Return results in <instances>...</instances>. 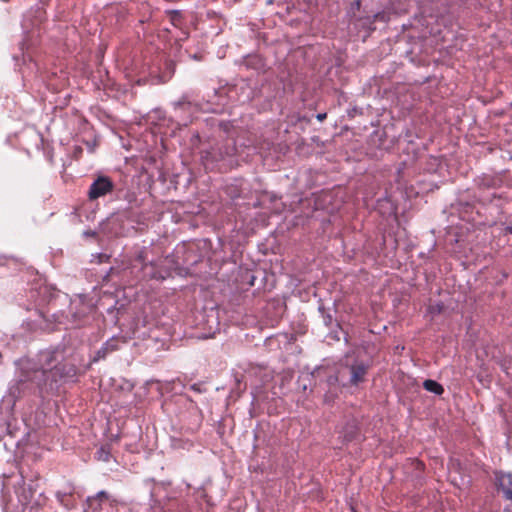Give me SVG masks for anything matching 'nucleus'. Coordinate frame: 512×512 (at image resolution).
Segmentation results:
<instances>
[{
    "label": "nucleus",
    "instance_id": "obj_1",
    "mask_svg": "<svg viewBox=\"0 0 512 512\" xmlns=\"http://www.w3.org/2000/svg\"><path fill=\"white\" fill-rule=\"evenodd\" d=\"M41 365L38 385L47 392L58 391L67 381L77 375V367L65 360L58 351H44L39 355Z\"/></svg>",
    "mask_w": 512,
    "mask_h": 512
},
{
    "label": "nucleus",
    "instance_id": "obj_2",
    "mask_svg": "<svg viewBox=\"0 0 512 512\" xmlns=\"http://www.w3.org/2000/svg\"><path fill=\"white\" fill-rule=\"evenodd\" d=\"M370 367L364 360L345 356L337 370L336 380L343 387H357L366 382Z\"/></svg>",
    "mask_w": 512,
    "mask_h": 512
},
{
    "label": "nucleus",
    "instance_id": "obj_3",
    "mask_svg": "<svg viewBox=\"0 0 512 512\" xmlns=\"http://www.w3.org/2000/svg\"><path fill=\"white\" fill-rule=\"evenodd\" d=\"M134 262L141 265L142 276L141 279H156L164 280V273L158 269L156 261H147L146 248L139 250L134 258Z\"/></svg>",
    "mask_w": 512,
    "mask_h": 512
},
{
    "label": "nucleus",
    "instance_id": "obj_4",
    "mask_svg": "<svg viewBox=\"0 0 512 512\" xmlns=\"http://www.w3.org/2000/svg\"><path fill=\"white\" fill-rule=\"evenodd\" d=\"M114 189V184L107 176H99L91 185L88 192L90 200H96L100 197L111 193Z\"/></svg>",
    "mask_w": 512,
    "mask_h": 512
},
{
    "label": "nucleus",
    "instance_id": "obj_5",
    "mask_svg": "<svg viewBox=\"0 0 512 512\" xmlns=\"http://www.w3.org/2000/svg\"><path fill=\"white\" fill-rule=\"evenodd\" d=\"M495 484L499 491H502L506 499L512 498V473L497 472Z\"/></svg>",
    "mask_w": 512,
    "mask_h": 512
},
{
    "label": "nucleus",
    "instance_id": "obj_6",
    "mask_svg": "<svg viewBox=\"0 0 512 512\" xmlns=\"http://www.w3.org/2000/svg\"><path fill=\"white\" fill-rule=\"evenodd\" d=\"M236 153V146L233 140H226L223 144L218 145L217 151L213 149V159L218 161L227 156H232Z\"/></svg>",
    "mask_w": 512,
    "mask_h": 512
},
{
    "label": "nucleus",
    "instance_id": "obj_7",
    "mask_svg": "<svg viewBox=\"0 0 512 512\" xmlns=\"http://www.w3.org/2000/svg\"><path fill=\"white\" fill-rule=\"evenodd\" d=\"M423 387L425 390L434 393L436 395H441L444 392V388L441 384L436 382L435 380L427 379L423 382Z\"/></svg>",
    "mask_w": 512,
    "mask_h": 512
},
{
    "label": "nucleus",
    "instance_id": "obj_8",
    "mask_svg": "<svg viewBox=\"0 0 512 512\" xmlns=\"http://www.w3.org/2000/svg\"><path fill=\"white\" fill-rule=\"evenodd\" d=\"M167 16L169 18L170 23L176 27L180 28L183 24V16L181 12L176 10L167 11Z\"/></svg>",
    "mask_w": 512,
    "mask_h": 512
},
{
    "label": "nucleus",
    "instance_id": "obj_9",
    "mask_svg": "<svg viewBox=\"0 0 512 512\" xmlns=\"http://www.w3.org/2000/svg\"><path fill=\"white\" fill-rule=\"evenodd\" d=\"M108 499H109V496H108L107 492L100 491V492H98V494L95 497H89L87 502H88L89 507H93L94 503H96L98 501L108 500Z\"/></svg>",
    "mask_w": 512,
    "mask_h": 512
},
{
    "label": "nucleus",
    "instance_id": "obj_10",
    "mask_svg": "<svg viewBox=\"0 0 512 512\" xmlns=\"http://www.w3.org/2000/svg\"><path fill=\"white\" fill-rule=\"evenodd\" d=\"M97 458L98 460H102V461H109V458H110V448L109 446H102L98 451H97Z\"/></svg>",
    "mask_w": 512,
    "mask_h": 512
},
{
    "label": "nucleus",
    "instance_id": "obj_11",
    "mask_svg": "<svg viewBox=\"0 0 512 512\" xmlns=\"http://www.w3.org/2000/svg\"><path fill=\"white\" fill-rule=\"evenodd\" d=\"M500 365L507 375L512 376V357H505Z\"/></svg>",
    "mask_w": 512,
    "mask_h": 512
},
{
    "label": "nucleus",
    "instance_id": "obj_12",
    "mask_svg": "<svg viewBox=\"0 0 512 512\" xmlns=\"http://www.w3.org/2000/svg\"><path fill=\"white\" fill-rule=\"evenodd\" d=\"M387 17L384 12H379L374 15V21H386Z\"/></svg>",
    "mask_w": 512,
    "mask_h": 512
},
{
    "label": "nucleus",
    "instance_id": "obj_13",
    "mask_svg": "<svg viewBox=\"0 0 512 512\" xmlns=\"http://www.w3.org/2000/svg\"><path fill=\"white\" fill-rule=\"evenodd\" d=\"M323 321L326 326H330L333 321V317L330 314H323Z\"/></svg>",
    "mask_w": 512,
    "mask_h": 512
},
{
    "label": "nucleus",
    "instance_id": "obj_14",
    "mask_svg": "<svg viewBox=\"0 0 512 512\" xmlns=\"http://www.w3.org/2000/svg\"><path fill=\"white\" fill-rule=\"evenodd\" d=\"M442 309H443V305L442 304L431 305L429 307V310L431 312H438V313H440L442 311Z\"/></svg>",
    "mask_w": 512,
    "mask_h": 512
},
{
    "label": "nucleus",
    "instance_id": "obj_15",
    "mask_svg": "<svg viewBox=\"0 0 512 512\" xmlns=\"http://www.w3.org/2000/svg\"><path fill=\"white\" fill-rule=\"evenodd\" d=\"M101 502L102 501H98L96 503H94L93 507H90L94 512H97L100 508H101Z\"/></svg>",
    "mask_w": 512,
    "mask_h": 512
},
{
    "label": "nucleus",
    "instance_id": "obj_16",
    "mask_svg": "<svg viewBox=\"0 0 512 512\" xmlns=\"http://www.w3.org/2000/svg\"><path fill=\"white\" fill-rule=\"evenodd\" d=\"M326 117H327L326 113H319L316 116L317 120L320 122H322L324 119H326Z\"/></svg>",
    "mask_w": 512,
    "mask_h": 512
},
{
    "label": "nucleus",
    "instance_id": "obj_17",
    "mask_svg": "<svg viewBox=\"0 0 512 512\" xmlns=\"http://www.w3.org/2000/svg\"><path fill=\"white\" fill-rule=\"evenodd\" d=\"M506 234H512V223L505 227Z\"/></svg>",
    "mask_w": 512,
    "mask_h": 512
},
{
    "label": "nucleus",
    "instance_id": "obj_18",
    "mask_svg": "<svg viewBox=\"0 0 512 512\" xmlns=\"http://www.w3.org/2000/svg\"><path fill=\"white\" fill-rule=\"evenodd\" d=\"M253 60H258V61H259V59H258L257 57H249V58L247 59V61H246L247 65H250V64H251V61H253Z\"/></svg>",
    "mask_w": 512,
    "mask_h": 512
}]
</instances>
